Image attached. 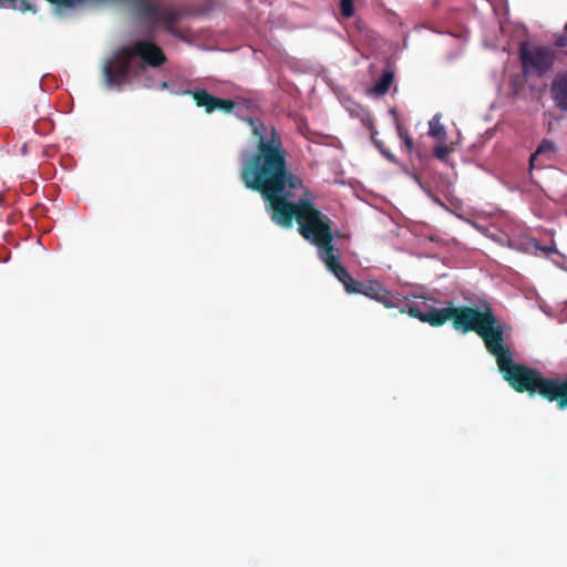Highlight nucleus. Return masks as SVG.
Instances as JSON below:
<instances>
[{
  "instance_id": "obj_1",
  "label": "nucleus",
  "mask_w": 567,
  "mask_h": 567,
  "mask_svg": "<svg viewBox=\"0 0 567 567\" xmlns=\"http://www.w3.org/2000/svg\"><path fill=\"white\" fill-rule=\"evenodd\" d=\"M254 138L252 150L240 155V179L259 193L269 206L271 220L285 228L298 224V233L318 248L322 262L339 249L333 246L332 220L313 204V195L302 179L288 168L287 150L275 126L248 117Z\"/></svg>"
},
{
  "instance_id": "obj_2",
  "label": "nucleus",
  "mask_w": 567,
  "mask_h": 567,
  "mask_svg": "<svg viewBox=\"0 0 567 567\" xmlns=\"http://www.w3.org/2000/svg\"><path fill=\"white\" fill-rule=\"evenodd\" d=\"M504 380L518 393H527L530 398L539 395L542 399L556 403L560 411L567 409V375L547 378L534 368L513 360L512 351L502 341L491 352Z\"/></svg>"
},
{
  "instance_id": "obj_3",
  "label": "nucleus",
  "mask_w": 567,
  "mask_h": 567,
  "mask_svg": "<svg viewBox=\"0 0 567 567\" xmlns=\"http://www.w3.org/2000/svg\"><path fill=\"white\" fill-rule=\"evenodd\" d=\"M167 61L163 50L152 41L136 40L116 49L103 63L102 74L107 87L122 89L132 76L146 66L158 68Z\"/></svg>"
},
{
  "instance_id": "obj_4",
  "label": "nucleus",
  "mask_w": 567,
  "mask_h": 567,
  "mask_svg": "<svg viewBox=\"0 0 567 567\" xmlns=\"http://www.w3.org/2000/svg\"><path fill=\"white\" fill-rule=\"evenodd\" d=\"M450 315V320L456 331L477 333L488 352L504 341V328L488 303H484L482 308L451 306Z\"/></svg>"
},
{
  "instance_id": "obj_5",
  "label": "nucleus",
  "mask_w": 567,
  "mask_h": 567,
  "mask_svg": "<svg viewBox=\"0 0 567 567\" xmlns=\"http://www.w3.org/2000/svg\"><path fill=\"white\" fill-rule=\"evenodd\" d=\"M519 58L525 74L543 76L549 72L556 60V52L547 47H528L522 43Z\"/></svg>"
},
{
  "instance_id": "obj_6",
  "label": "nucleus",
  "mask_w": 567,
  "mask_h": 567,
  "mask_svg": "<svg viewBox=\"0 0 567 567\" xmlns=\"http://www.w3.org/2000/svg\"><path fill=\"white\" fill-rule=\"evenodd\" d=\"M400 312L408 313L410 317L416 318L432 327H441L451 318V307L437 309L431 306L423 297L421 301L415 302L405 300L400 307Z\"/></svg>"
},
{
  "instance_id": "obj_7",
  "label": "nucleus",
  "mask_w": 567,
  "mask_h": 567,
  "mask_svg": "<svg viewBox=\"0 0 567 567\" xmlns=\"http://www.w3.org/2000/svg\"><path fill=\"white\" fill-rule=\"evenodd\" d=\"M184 93L190 95L196 105L204 107L207 113H213L214 111L231 113L236 106L233 100L216 97L204 89L186 90Z\"/></svg>"
},
{
  "instance_id": "obj_8",
  "label": "nucleus",
  "mask_w": 567,
  "mask_h": 567,
  "mask_svg": "<svg viewBox=\"0 0 567 567\" xmlns=\"http://www.w3.org/2000/svg\"><path fill=\"white\" fill-rule=\"evenodd\" d=\"M360 290V295H363L370 299H373L380 303H382L385 308H399L401 305L399 303L400 299L394 297L391 291L385 289L381 282L378 280H368L364 281L363 287Z\"/></svg>"
},
{
  "instance_id": "obj_9",
  "label": "nucleus",
  "mask_w": 567,
  "mask_h": 567,
  "mask_svg": "<svg viewBox=\"0 0 567 567\" xmlns=\"http://www.w3.org/2000/svg\"><path fill=\"white\" fill-rule=\"evenodd\" d=\"M340 257L337 254L329 260H326L323 264L327 269L332 272L337 279L343 285L346 291L348 293H360L364 282L358 281L351 277L346 267H343L340 261Z\"/></svg>"
},
{
  "instance_id": "obj_10",
  "label": "nucleus",
  "mask_w": 567,
  "mask_h": 567,
  "mask_svg": "<svg viewBox=\"0 0 567 567\" xmlns=\"http://www.w3.org/2000/svg\"><path fill=\"white\" fill-rule=\"evenodd\" d=\"M550 91L556 106L567 110V73L554 80Z\"/></svg>"
},
{
  "instance_id": "obj_11",
  "label": "nucleus",
  "mask_w": 567,
  "mask_h": 567,
  "mask_svg": "<svg viewBox=\"0 0 567 567\" xmlns=\"http://www.w3.org/2000/svg\"><path fill=\"white\" fill-rule=\"evenodd\" d=\"M394 74L390 70H384L381 78L373 84L370 92L377 95H384L390 90Z\"/></svg>"
},
{
  "instance_id": "obj_12",
  "label": "nucleus",
  "mask_w": 567,
  "mask_h": 567,
  "mask_svg": "<svg viewBox=\"0 0 567 567\" xmlns=\"http://www.w3.org/2000/svg\"><path fill=\"white\" fill-rule=\"evenodd\" d=\"M554 153H555L554 143L549 140L542 141V143L538 145L536 152L530 156V159H529L530 168L535 167V162L538 156L548 155V157H551L554 155Z\"/></svg>"
},
{
  "instance_id": "obj_13",
  "label": "nucleus",
  "mask_w": 567,
  "mask_h": 567,
  "mask_svg": "<svg viewBox=\"0 0 567 567\" xmlns=\"http://www.w3.org/2000/svg\"><path fill=\"white\" fill-rule=\"evenodd\" d=\"M0 8H12L21 12H35V8L27 0H0Z\"/></svg>"
},
{
  "instance_id": "obj_14",
  "label": "nucleus",
  "mask_w": 567,
  "mask_h": 567,
  "mask_svg": "<svg viewBox=\"0 0 567 567\" xmlns=\"http://www.w3.org/2000/svg\"><path fill=\"white\" fill-rule=\"evenodd\" d=\"M429 134L430 136L443 141L446 136L444 126L440 122V116L435 115L430 122H429Z\"/></svg>"
},
{
  "instance_id": "obj_15",
  "label": "nucleus",
  "mask_w": 567,
  "mask_h": 567,
  "mask_svg": "<svg viewBox=\"0 0 567 567\" xmlns=\"http://www.w3.org/2000/svg\"><path fill=\"white\" fill-rule=\"evenodd\" d=\"M396 131H398L399 137L402 140L408 152L411 153L414 148L413 138L410 136L405 126L402 123H400L398 120H396Z\"/></svg>"
},
{
  "instance_id": "obj_16",
  "label": "nucleus",
  "mask_w": 567,
  "mask_h": 567,
  "mask_svg": "<svg viewBox=\"0 0 567 567\" xmlns=\"http://www.w3.org/2000/svg\"><path fill=\"white\" fill-rule=\"evenodd\" d=\"M452 152V150L443 144H439L433 148L434 156L440 159L441 162L446 163L449 159V155Z\"/></svg>"
},
{
  "instance_id": "obj_17",
  "label": "nucleus",
  "mask_w": 567,
  "mask_h": 567,
  "mask_svg": "<svg viewBox=\"0 0 567 567\" xmlns=\"http://www.w3.org/2000/svg\"><path fill=\"white\" fill-rule=\"evenodd\" d=\"M340 11L342 17L351 18L354 14L353 0H340Z\"/></svg>"
},
{
  "instance_id": "obj_18",
  "label": "nucleus",
  "mask_w": 567,
  "mask_h": 567,
  "mask_svg": "<svg viewBox=\"0 0 567 567\" xmlns=\"http://www.w3.org/2000/svg\"><path fill=\"white\" fill-rule=\"evenodd\" d=\"M369 128L371 131V137H372V141L374 143V145L380 150V152L383 154V152H385L386 150L384 148L383 146V143L381 141H378L375 140V135H377V128L375 126L373 125L372 121L370 120L369 121Z\"/></svg>"
},
{
  "instance_id": "obj_19",
  "label": "nucleus",
  "mask_w": 567,
  "mask_h": 567,
  "mask_svg": "<svg viewBox=\"0 0 567 567\" xmlns=\"http://www.w3.org/2000/svg\"><path fill=\"white\" fill-rule=\"evenodd\" d=\"M369 128L371 131V137H372V141L374 143V145L380 150V152L383 154V152H385L386 150L384 148L383 146V143L381 141H378L375 140V135H377V128L375 126L373 125L372 121L370 120L369 121Z\"/></svg>"
},
{
  "instance_id": "obj_20",
  "label": "nucleus",
  "mask_w": 567,
  "mask_h": 567,
  "mask_svg": "<svg viewBox=\"0 0 567 567\" xmlns=\"http://www.w3.org/2000/svg\"><path fill=\"white\" fill-rule=\"evenodd\" d=\"M48 2L55 4L58 7L70 8L78 3H81V0H47Z\"/></svg>"
},
{
  "instance_id": "obj_21",
  "label": "nucleus",
  "mask_w": 567,
  "mask_h": 567,
  "mask_svg": "<svg viewBox=\"0 0 567 567\" xmlns=\"http://www.w3.org/2000/svg\"><path fill=\"white\" fill-rule=\"evenodd\" d=\"M555 44L558 48L567 47V34L565 33V34H561V35L557 37V39L555 41Z\"/></svg>"
},
{
  "instance_id": "obj_22",
  "label": "nucleus",
  "mask_w": 567,
  "mask_h": 567,
  "mask_svg": "<svg viewBox=\"0 0 567 567\" xmlns=\"http://www.w3.org/2000/svg\"><path fill=\"white\" fill-rule=\"evenodd\" d=\"M536 248H537V249H539V250H542V251H544V252H546V254L556 252V248H555V246H554V245H551V246H545V247H542V246L536 245Z\"/></svg>"
},
{
  "instance_id": "obj_23",
  "label": "nucleus",
  "mask_w": 567,
  "mask_h": 567,
  "mask_svg": "<svg viewBox=\"0 0 567 567\" xmlns=\"http://www.w3.org/2000/svg\"><path fill=\"white\" fill-rule=\"evenodd\" d=\"M383 155L392 163H396V159H395V156L390 153L388 150L385 152H383Z\"/></svg>"
},
{
  "instance_id": "obj_24",
  "label": "nucleus",
  "mask_w": 567,
  "mask_h": 567,
  "mask_svg": "<svg viewBox=\"0 0 567 567\" xmlns=\"http://www.w3.org/2000/svg\"><path fill=\"white\" fill-rule=\"evenodd\" d=\"M565 33L567 34V21H566V24H565Z\"/></svg>"
}]
</instances>
